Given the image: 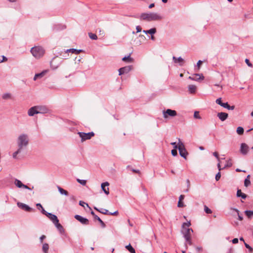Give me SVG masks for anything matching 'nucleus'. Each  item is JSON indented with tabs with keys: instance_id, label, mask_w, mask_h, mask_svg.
<instances>
[{
	"instance_id": "5",
	"label": "nucleus",
	"mask_w": 253,
	"mask_h": 253,
	"mask_svg": "<svg viewBox=\"0 0 253 253\" xmlns=\"http://www.w3.org/2000/svg\"><path fill=\"white\" fill-rule=\"evenodd\" d=\"M62 60L61 58L55 56L50 61V67L53 70L57 69L61 64Z\"/></svg>"
},
{
	"instance_id": "33",
	"label": "nucleus",
	"mask_w": 253,
	"mask_h": 253,
	"mask_svg": "<svg viewBox=\"0 0 253 253\" xmlns=\"http://www.w3.org/2000/svg\"><path fill=\"white\" fill-rule=\"evenodd\" d=\"M49 249L48 244L47 243H44L42 245V250L44 253H47Z\"/></svg>"
},
{
	"instance_id": "14",
	"label": "nucleus",
	"mask_w": 253,
	"mask_h": 253,
	"mask_svg": "<svg viewBox=\"0 0 253 253\" xmlns=\"http://www.w3.org/2000/svg\"><path fill=\"white\" fill-rule=\"evenodd\" d=\"M38 114V113L36 106L30 108L28 111V115L30 117L34 116L35 114Z\"/></svg>"
},
{
	"instance_id": "28",
	"label": "nucleus",
	"mask_w": 253,
	"mask_h": 253,
	"mask_svg": "<svg viewBox=\"0 0 253 253\" xmlns=\"http://www.w3.org/2000/svg\"><path fill=\"white\" fill-rule=\"evenodd\" d=\"M143 32L146 34H150L153 35V34H154L156 33V29L154 28H151L148 30H143Z\"/></svg>"
},
{
	"instance_id": "24",
	"label": "nucleus",
	"mask_w": 253,
	"mask_h": 253,
	"mask_svg": "<svg viewBox=\"0 0 253 253\" xmlns=\"http://www.w3.org/2000/svg\"><path fill=\"white\" fill-rule=\"evenodd\" d=\"M59 55L61 56L62 58L63 59H67L69 57V54L68 52H66V50L63 51H61L59 53Z\"/></svg>"
},
{
	"instance_id": "36",
	"label": "nucleus",
	"mask_w": 253,
	"mask_h": 253,
	"mask_svg": "<svg viewBox=\"0 0 253 253\" xmlns=\"http://www.w3.org/2000/svg\"><path fill=\"white\" fill-rule=\"evenodd\" d=\"M245 214L249 217L251 218L252 216H253V211H245Z\"/></svg>"
},
{
	"instance_id": "23",
	"label": "nucleus",
	"mask_w": 253,
	"mask_h": 253,
	"mask_svg": "<svg viewBox=\"0 0 253 253\" xmlns=\"http://www.w3.org/2000/svg\"><path fill=\"white\" fill-rule=\"evenodd\" d=\"M122 60L127 63H132L133 62V59L130 57L129 54L127 56H125L122 58Z\"/></svg>"
},
{
	"instance_id": "18",
	"label": "nucleus",
	"mask_w": 253,
	"mask_h": 253,
	"mask_svg": "<svg viewBox=\"0 0 253 253\" xmlns=\"http://www.w3.org/2000/svg\"><path fill=\"white\" fill-rule=\"evenodd\" d=\"M91 214L92 215L94 218L95 219H96L101 224V225L102 226V227L103 228H105V223H104V222L100 219V217H99L97 215H96L95 213L93 211H91V212H90Z\"/></svg>"
},
{
	"instance_id": "17",
	"label": "nucleus",
	"mask_w": 253,
	"mask_h": 253,
	"mask_svg": "<svg viewBox=\"0 0 253 253\" xmlns=\"http://www.w3.org/2000/svg\"><path fill=\"white\" fill-rule=\"evenodd\" d=\"M172 59L174 63H179V65L181 66L183 65L184 64V59L181 57H179L176 58L175 56H173Z\"/></svg>"
},
{
	"instance_id": "52",
	"label": "nucleus",
	"mask_w": 253,
	"mask_h": 253,
	"mask_svg": "<svg viewBox=\"0 0 253 253\" xmlns=\"http://www.w3.org/2000/svg\"><path fill=\"white\" fill-rule=\"evenodd\" d=\"M213 155L216 158L217 160L219 162V158L218 157V154L216 152H214L213 153Z\"/></svg>"
},
{
	"instance_id": "7",
	"label": "nucleus",
	"mask_w": 253,
	"mask_h": 253,
	"mask_svg": "<svg viewBox=\"0 0 253 253\" xmlns=\"http://www.w3.org/2000/svg\"><path fill=\"white\" fill-rule=\"evenodd\" d=\"M163 113V117L165 119L167 118L169 116L173 117L176 116L177 115L176 111L169 109H167L166 111H164Z\"/></svg>"
},
{
	"instance_id": "56",
	"label": "nucleus",
	"mask_w": 253,
	"mask_h": 253,
	"mask_svg": "<svg viewBox=\"0 0 253 253\" xmlns=\"http://www.w3.org/2000/svg\"><path fill=\"white\" fill-rule=\"evenodd\" d=\"M136 29L137 33L140 32L141 31V28L139 26H137L136 27Z\"/></svg>"
},
{
	"instance_id": "53",
	"label": "nucleus",
	"mask_w": 253,
	"mask_h": 253,
	"mask_svg": "<svg viewBox=\"0 0 253 253\" xmlns=\"http://www.w3.org/2000/svg\"><path fill=\"white\" fill-rule=\"evenodd\" d=\"M41 212L42 214L45 215L46 216L47 215V213H49V212H47V211H46L44 209H43V208H42V209H41Z\"/></svg>"
},
{
	"instance_id": "43",
	"label": "nucleus",
	"mask_w": 253,
	"mask_h": 253,
	"mask_svg": "<svg viewBox=\"0 0 253 253\" xmlns=\"http://www.w3.org/2000/svg\"><path fill=\"white\" fill-rule=\"evenodd\" d=\"M204 211L207 213H211L212 212L211 210L206 206H204Z\"/></svg>"
},
{
	"instance_id": "63",
	"label": "nucleus",
	"mask_w": 253,
	"mask_h": 253,
	"mask_svg": "<svg viewBox=\"0 0 253 253\" xmlns=\"http://www.w3.org/2000/svg\"><path fill=\"white\" fill-rule=\"evenodd\" d=\"M82 50L81 49H76V51H75L74 53L78 54H79L81 52H82Z\"/></svg>"
},
{
	"instance_id": "40",
	"label": "nucleus",
	"mask_w": 253,
	"mask_h": 253,
	"mask_svg": "<svg viewBox=\"0 0 253 253\" xmlns=\"http://www.w3.org/2000/svg\"><path fill=\"white\" fill-rule=\"evenodd\" d=\"M77 181H78V182H79L80 184H81L82 185H85L86 183V181L85 180L77 179Z\"/></svg>"
},
{
	"instance_id": "61",
	"label": "nucleus",
	"mask_w": 253,
	"mask_h": 253,
	"mask_svg": "<svg viewBox=\"0 0 253 253\" xmlns=\"http://www.w3.org/2000/svg\"><path fill=\"white\" fill-rule=\"evenodd\" d=\"M118 214V211H117L114 212H109V214L113 215H117Z\"/></svg>"
},
{
	"instance_id": "64",
	"label": "nucleus",
	"mask_w": 253,
	"mask_h": 253,
	"mask_svg": "<svg viewBox=\"0 0 253 253\" xmlns=\"http://www.w3.org/2000/svg\"><path fill=\"white\" fill-rule=\"evenodd\" d=\"M202 61H201V60H199V61H198V62H197V66H198L199 68H200V65H201V63H202Z\"/></svg>"
},
{
	"instance_id": "55",
	"label": "nucleus",
	"mask_w": 253,
	"mask_h": 253,
	"mask_svg": "<svg viewBox=\"0 0 253 253\" xmlns=\"http://www.w3.org/2000/svg\"><path fill=\"white\" fill-rule=\"evenodd\" d=\"M2 60H0V63L3 61H6L7 60V58L4 55H2Z\"/></svg>"
},
{
	"instance_id": "26",
	"label": "nucleus",
	"mask_w": 253,
	"mask_h": 253,
	"mask_svg": "<svg viewBox=\"0 0 253 253\" xmlns=\"http://www.w3.org/2000/svg\"><path fill=\"white\" fill-rule=\"evenodd\" d=\"M54 224L61 233H62L64 232L63 226L59 223V222H57V223L55 222L54 223Z\"/></svg>"
},
{
	"instance_id": "13",
	"label": "nucleus",
	"mask_w": 253,
	"mask_h": 253,
	"mask_svg": "<svg viewBox=\"0 0 253 253\" xmlns=\"http://www.w3.org/2000/svg\"><path fill=\"white\" fill-rule=\"evenodd\" d=\"M14 184L18 188H28V186L23 184L22 182L19 179H15L14 182Z\"/></svg>"
},
{
	"instance_id": "37",
	"label": "nucleus",
	"mask_w": 253,
	"mask_h": 253,
	"mask_svg": "<svg viewBox=\"0 0 253 253\" xmlns=\"http://www.w3.org/2000/svg\"><path fill=\"white\" fill-rule=\"evenodd\" d=\"M244 128L241 126H239L237 128V133L239 135H242L244 133Z\"/></svg>"
},
{
	"instance_id": "19",
	"label": "nucleus",
	"mask_w": 253,
	"mask_h": 253,
	"mask_svg": "<svg viewBox=\"0 0 253 253\" xmlns=\"http://www.w3.org/2000/svg\"><path fill=\"white\" fill-rule=\"evenodd\" d=\"M47 216L52 221L53 223L59 222L57 217L51 213H47Z\"/></svg>"
},
{
	"instance_id": "12",
	"label": "nucleus",
	"mask_w": 253,
	"mask_h": 253,
	"mask_svg": "<svg viewBox=\"0 0 253 253\" xmlns=\"http://www.w3.org/2000/svg\"><path fill=\"white\" fill-rule=\"evenodd\" d=\"M38 114H45L48 112V109L44 106H36Z\"/></svg>"
},
{
	"instance_id": "47",
	"label": "nucleus",
	"mask_w": 253,
	"mask_h": 253,
	"mask_svg": "<svg viewBox=\"0 0 253 253\" xmlns=\"http://www.w3.org/2000/svg\"><path fill=\"white\" fill-rule=\"evenodd\" d=\"M244 244H245V246L246 248L248 249L249 250L250 252H252L253 249H252V248L251 247H250L249 246V245H248V244H247L245 242H244Z\"/></svg>"
},
{
	"instance_id": "45",
	"label": "nucleus",
	"mask_w": 253,
	"mask_h": 253,
	"mask_svg": "<svg viewBox=\"0 0 253 253\" xmlns=\"http://www.w3.org/2000/svg\"><path fill=\"white\" fill-rule=\"evenodd\" d=\"M79 205L81 206H82L83 207H84V205H86L87 207H88L89 209H90V208L89 207L88 205L87 204L85 203V202H83V201H80L79 202Z\"/></svg>"
},
{
	"instance_id": "30",
	"label": "nucleus",
	"mask_w": 253,
	"mask_h": 253,
	"mask_svg": "<svg viewBox=\"0 0 253 253\" xmlns=\"http://www.w3.org/2000/svg\"><path fill=\"white\" fill-rule=\"evenodd\" d=\"M94 209L96 210L97 211L104 214H109V211L106 210V209H99L98 208H97L96 207H94Z\"/></svg>"
},
{
	"instance_id": "21",
	"label": "nucleus",
	"mask_w": 253,
	"mask_h": 253,
	"mask_svg": "<svg viewBox=\"0 0 253 253\" xmlns=\"http://www.w3.org/2000/svg\"><path fill=\"white\" fill-rule=\"evenodd\" d=\"M204 78V76H202V77H201L200 74H194L193 77H191V76L189 77V79H190L192 81H196L199 80L201 79L202 80H203Z\"/></svg>"
},
{
	"instance_id": "34",
	"label": "nucleus",
	"mask_w": 253,
	"mask_h": 253,
	"mask_svg": "<svg viewBox=\"0 0 253 253\" xmlns=\"http://www.w3.org/2000/svg\"><path fill=\"white\" fill-rule=\"evenodd\" d=\"M126 248L131 253H135V250L129 244V245L126 246Z\"/></svg>"
},
{
	"instance_id": "51",
	"label": "nucleus",
	"mask_w": 253,
	"mask_h": 253,
	"mask_svg": "<svg viewBox=\"0 0 253 253\" xmlns=\"http://www.w3.org/2000/svg\"><path fill=\"white\" fill-rule=\"evenodd\" d=\"M221 177V174L220 172H218L215 175V179L216 181H218Z\"/></svg>"
},
{
	"instance_id": "49",
	"label": "nucleus",
	"mask_w": 253,
	"mask_h": 253,
	"mask_svg": "<svg viewBox=\"0 0 253 253\" xmlns=\"http://www.w3.org/2000/svg\"><path fill=\"white\" fill-rule=\"evenodd\" d=\"M76 51V49L75 48H70L66 50V52H71L72 53H74Z\"/></svg>"
},
{
	"instance_id": "2",
	"label": "nucleus",
	"mask_w": 253,
	"mask_h": 253,
	"mask_svg": "<svg viewBox=\"0 0 253 253\" xmlns=\"http://www.w3.org/2000/svg\"><path fill=\"white\" fill-rule=\"evenodd\" d=\"M140 17L141 19L147 21H158L163 18L160 14L155 12L142 13Z\"/></svg>"
},
{
	"instance_id": "38",
	"label": "nucleus",
	"mask_w": 253,
	"mask_h": 253,
	"mask_svg": "<svg viewBox=\"0 0 253 253\" xmlns=\"http://www.w3.org/2000/svg\"><path fill=\"white\" fill-rule=\"evenodd\" d=\"M23 150L22 149H20L18 147V149L13 154V158L16 159L17 158V155L22 152Z\"/></svg>"
},
{
	"instance_id": "20",
	"label": "nucleus",
	"mask_w": 253,
	"mask_h": 253,
	"mask_svg": "<svg viewBox=\"0 0 253 253\" xmlns=\"http://www.w3.org/2000/svg\"><path fill=\"white\" fill-rule=\"evenodd\" d=\"M182 231L184 237H191V233L193 232L192 228H186Z\"/></svg>"
},
{
	"instance_id": "1",
	"label": "nucleus",
	"mask_w": 253,
	"mask_h": 253,
	"mask_svg": "<svg viewBox=\"0 0 253 253\" xmlns=\"http://www.w3.org/2000/svg\"><path fill=\"white\" fill-rule=\"evenodd\" d=\"M29 137L26 133L20 134L17 138V144L20 149L24 150L26 149L29 143Z\"/></svg>"
},
{
	"instance_id": "41",
	"label": "nucleus",
	"mask_w": 253,
	"mask_h": 253,
	"mask_svg": "<svg viewBox=\"0 0 253 253\" xmlns=\"http://www.w3.org/2000/svg\"><path fill=\"white\" fill-rule=\"evenodd\" d=\"M194 117L195 119H201V117L199 115V112H198V111H195L194 114Z\"/></svg>"
},
{
	"instance_id": "57",
	"label": "nucleus",
	"mask_w": 253,
	"mask_h": 253,
	"mask_svg": "<svg viewBox=\"0 0 253 253\" xmlns=\"http://www.w3.org/2000/svg\"><path fill=\"white\" fill-rule=\"evenodd\" d=\"M131 170L132 171H133V172H135V173H139V174L140 173V172L139 170H138V169H131Z\"/></svg>"
},
{
	"instance_id": "11",
	"label": "nucleus",
	"mask_w": 253,
	"mask_h": 253,
	"mask_svg": "<svg viewBox=\"0 0 253 253\" xmlns=\"http://www.w3.org/2000/svg\"><path fill=\"white\" fill-rule=\"evenodd\" d=\"M17 205L18 207L25 211H33V209L32 208H31V207H30L29 206L25 204L22 203H18Z\"/></svg>"
},
{
	"instance_id": "16",
	"label": "nucleus",
	"mask_w": 253,
	"mask_h": 253,
	"mask_svg": "<svg viewBox=\"0 0 253 253\" xmlns=\"http://www.w3.org/2000/svg\"><path fill=\"white\" fill-rule=\"evenodd\" d=\"M109 185V183L108 182H103L101 185V189L106 195H108L109 194V188H106L105 187L108 186Z\"/></svg>"
},
{
	"instance_id": "4",
	"label": "nucleus",
	"mask_w": 253,
	"mask_h": 253,
	"mask_svg": "<svg viewBox=\"0 0 253 253\" xmlns=\"http://www.w3.org/2000/svg\"><path fill=\"white\" fill-rule=\"evenodd\" d=\"M178 140V150L179 155L181 157H183L185 159H186L187 156L188 155V152H187L184 144L181 142L179 138Z\"/></svg>"
},
{
	"instance_id": "50",
	"label": "nucleus",
	"mask_w": 253,
	"mask_h": 253,
	"mask_svg": "<svg viewBox=\"0 0 253 253\" xmlns=\"http://www.w3.org/2000/svg\"><path fill=\"white\" fill-rule=\"evenodd\" d=\"M171 145L173 146V147L174 149H178V143H177V145L176 144V143L175 142H171L170 143Z\"/></svg>"
},
{
	"instance_id": "25",
	"label": "nucleus",
	"mask_w": 253,
	"mask_h": 253,
	"mask_svg": "<svg viewBox=\"0 0 253 253\" xmlns=\"http://www.w3.org/2000/svg\"><path fill=\"white\" fill-rule=\"evenodd\" d=\"M197 87L193 84L189 85L188 86V91L190 93H194L196 91Z\"/></svg>"
},
{
	"instance_id": "59",
	"label": "nucleus",
	"mask_w": 253,
	"mask_h": 253,
	"mask_svg": "<svg viewBox=\"0 0 253 253\" xmlns=\"http://www.w3.org/2000/svg\"><path fill=\"white\" fill-rule=\"evenodd\" d=\"M237 215L238 217V219L240 221H242L243 219V216L240 214V213H237Z\"/></svg>"
},
{
	"instance_id": "32",
	"label": "nucleus",
	"mask_w": 253,
	"mask_h": 253,
	"mask_svg": "<svg viewBox=\"0 0 253 253\" xmlns=\"http://www.w3.org/2000/svg\"><path fill=\"white\" fill-rule=\"evenodd\" d=\"M222 107L228 110H233L235 109V106H230L227 102L224 103V104L222 105Z\"/></svg>"
},
{
	"instance_id": "8",
	"label": "nucleus",
	"mask_w": 253,
	"mask_h": 253,
	"mask_svg": "<svg viewBox=\"0 0 253 253\" xmlns=\"http://www.w3.org/2000/svg\"><path fill=\"white\" fill-rule=\"evenodd\" d=\"M249 151V147L248 145L245 143H242L241 144L240 152L243 155H246Z\"/></svg>"
},
{
	"instance_id": "27",
	"label": "nucleus",
	"mask_w": 253,
	"mask_h": 253,
	"mask_svg": "<svg viewBox=\"0 0 253 253\" xmlns=\"http://www.w3.org/2000/svg\"><path fill=\"white\" fill-rule=\"evenodd\" d=\"M237 196L238 197H241L243 199H245L247 198V195L243 193L240 189H238L237 192Z\"/></svg>"
},
{
	"instance_id": "58",
	"label": "nucleus",
	"mask_w": 253,
	"mask_h": 253,
	"mask_svg": "<svg viewBox=\"0 0 253 253\" xmlns=\"http://www.w3.org/2000/svg\"><path fill=\"white\" fill-rule=\"evenodd\" d=\"M36 206L37 207L38 209L39 210L42 209V208H43L42 206V205L40 203L37 204Z\"/></svg>"
},
{
	"instance_id": "60",
	"label": "nucleus",
	"mask_w": 253,
	"mask_h": 253,
	"mask_svg": "<svg viewBox=\"0 0 253 253\" xmlns=\"http://www.w3.org/2000/svg\"><path fill=\"white\" fill-rule=\"evenodd\" d=\"M233 244H237L238 243V239L237 238H234L232 240Z\"/></svg>"
},
{
	"instance_id": "44",
	"label": "nucleus",
	"mask_w": 253,
	"mask_h": 253,
	"mask_svg": "<svg viewBox=\"0 0 253 253\" xmlns=\"http://www.w3.org/2000/svg\"><path fill=\"white\" fill-rule=\"evenodd\" d=\"M215 102H216L217 104H218V105H220V106H222V107L223 104H224V103H222V101H221V98H217V99L216 100Z\"/></svg>"
},
{
	"instance_id": "22",
	"label": "nucleus",
	"mask_w": 253,
	"mask_h": 253,
	"mask_svg": "<svg viewBox=\"0 0 253 253\" xmlns=\"http://www.w3.org/2000/svg\"><path fill=\"white\" fill-rule=\"evenodd\" d=\"M184 197H185V196L183 195H180V196L179 197V201H178V204H177L178 207L182 208V207H184L185 206L184 203L182 202V200L184 199Z\"/></svg>"
},
{
	"instance_id": "15",
	"label": "nucleus",
	"mask_w": 253,
	"mask_h": 253,
	"mask_svg": "<svg viewBox=\"0 0 253 253\" xmlns=\"http://www.w3.org/2000/svg\"><path fill=\"white\" fill-rule=\"evenodd\" d=\"M217 116L221 121H224L227 119L228 115L226 113L220 112L217 114Z\"/></svg>"
},
{
	"instance_id": "62",
	"label": "nucleus",
	"mask_w": 253,
	"mask_h": 253,
	"mask_svg": "<svg viewBox=\"0 0 253 253\" xmlns=\"http://www.w3.org/2000/svg\"><path fill=\"white\" fill-rule=\"evenodd\" d=\"M45 238V236H44V235H42V236H41L40 238L41 242L42 243L43 240Z\"/></svg>"
},
{
	"instance_id": "48",
	"label": "nucleus",
	"mask_w": 253,
	"mask_h": 253,
	"mask_svg": "<svg viewBox=\"0 0 253 253\" xmlns=\"http://www.w3.org/2000/svg\"><path fill=\"white\" fill-rule=\"evenodd\" d=\"M190 225H191V223L190 222L183 223L182 224V228L184 229H185V228H184L185 226L189 227Z\"/></svg>"
},
{
	"instance_id": "29",
	"label": "nucleus",
	"mask_w": 253,
	"mask_h": 253,
	"mask_svg": "<svg viewBox=\"0 0 253 253\" xmlns=\"http://www.w3.org/2000/svg\"><path fill=\"white\" fill-rule=\"evenodd\" d=\"M46 72V71H42V72L38 74H36L34 78V80L36 81L38 78H42Z\"/></svg>"
},
{
	"instance_id": "9",
	"label": "nucleus",
	"mask_w": 253,
	"mask_h": 253,
	"mask_svg": "<svg viewBox=\"0 0 253 253\" xmlns=\"http://www.w3.org/2000/svg\"><path fill=\"white\" fill-rule=\"evenodd\" d=\"M132 69V66L129 65L121 68L119 70V75L128 73Z\"/></svg>"
},
{
	"instance_id": "35",
	"label": "nucleus",
	"mask_w": 253,
	"mask_h": 253,
	"mask_svg": "<svg viewBox=\"0 0 253 253\" xmlns=\"http://www.w3.org/2000/svg\"><path fill=\"white\" fill-rule=\"evenodd\" d=\"M2 98L3 99H9L11 98V94L9 93H4L2 96Z\"/></svg>"
},
{
	"instance_id": "54",
	"label": "nucleus",
	"mask_w": 253,
	"mask_h": 253,
	"mask_svg": "<svg viewBox=\"0 0 253 253\" xmlns=\"http://www.w3.org/2000/svg\"><path fill=\"white\" fill-rule=\"evenodd\" d=\"M245 62L247 63V64L249 67H252V66H253V65H252V63H251L250 62V61H249V59H246V60H245Z\"/></svg>"
},
{
	"instance_id": "3",
	"label": "nucleus",
	"mask_w": 253,
	"mask_h": 253,
	"mask_svg": "<svg viewBox=\"0 0 253 253\" xmlns=\"http://www.w3.org/2000/svg\"><path fill=\"white\" fill-rule=\"evenodd\" d=\"M33 55L37 58H39L43 56L44 53L43 49L40 46H35L31 49Z\"/></svg>"
},
{
	"instance_id": "39",
	"label": "nucleus",
	"mask_w": 253,
	"mask_h": 253,
	"mask_svg": "<svg viewBox=\"0 0 253 253\" xmlns=\"http://www.w3.org/2000/svg\"><path fill=\"white\" fill-rule=\"evenodd\" d=\"M88 36L92 40H96L97 39V37L96 35V34H93L92 33H89Z\"/></svg>"
},
{
	"instance_id": "42",
	"label": "nucleus",
	"mask_w": 253,
	"mask_h": 253,
	"mask_svg": "<svg viewBox=\"0 0 253 253\" xmlns=\"http://www.w3.org/2000/svg\"><path fill=\"white\" fill-rule=\"evenodd\" d=\"M251 184V181L250 179H245L244 181V185L245 187H248Z\"/></svg>"
},
{
	"instance_id": "31",
	"label": "nucleus",
	"mask_w": 253,
	"mask_h": 253,
	"mask_svg": "<svg viewBox=\"0 0 253 253\" xmlns=\"http://www.w3.org/2000/svg\"><path fill=\"white\" fill-rule=\"evenodd\" d=\"M57 188H58V190L59 192V193L62 194V195H64L65 196H68L69 193H68V192L64 189H63V188H62L61 187H60V186H57Z\"/></svg>"
},
{
	"instance_id": "6",
	"label": "nucleus",
	"mask_w": 253,
	"mask_h": 253,
	"mask_svg": "<svg viewBox=\"0 0 253 253\" xmlns=\"http://www.w3.org/2000/svg\"><path fill=\"white\" fill-rule=\"evenodd\" d=\"M79 136L81 138L82 142H84L86 140L90 139L94 135L93 132H90L88 133H84L83 132H79L78 133Z\"/></svg>"
},
{
	"instance_id": "10",
	"label": "nucleus",
	"mask_w": 253,
	"mask_h": 253,
	"mask_svg": "<svg viewBox=\"0 0 253 253\" xmlns=\"http://www.w3.org/2000/svg\"><path fill=\"white\" fill-rule=\"evenodd\" d=\"M75 218L84 225H88L89 224V220L88 219L80 215H75Z\"/></svg>"
},
{
	"instance_id": "46",
	"label": "nucleus",
	"mask_w": 253,
	"mask_h": 253,
	"mask_svg": "<svg viewBox=\"0 0 253 253\" xmlns=\"http://www.w3.org/2000/svg\"><path fill=\"white\" fill-rule=\"evenodd\" d=\"M177 149H174L171 150V154L173 156H176L177 155Z\"/></svg>"
}]
</instances>
